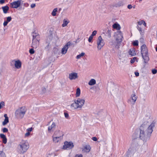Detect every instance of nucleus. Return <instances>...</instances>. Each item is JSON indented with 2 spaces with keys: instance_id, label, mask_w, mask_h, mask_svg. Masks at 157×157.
I'll list each match as a JSON object with an SVG mask.
<instances>
[{
  "instance_id": "56",
  "label": "nucleus",
  "mask_w": 157,
  "mask_h": 157,
  "mask_svg": "<svg viewBox=\"0 0 157 157\" xmlns=\"http://www.w3.org/2000/svg\"><path fill=\"white\" fill-rule=\"evenodd\" d=\"M5 2V0H0V4H2Z\"/></svg>"
},
{
  "instance_id": "3",
  "label": "nucleus",
  "mask_w": 157,
  "mask_h": 157,
  "mask_svg": "<svg viewBox=\"0 0 157 157\" xmlns=\"http://www.w3.org/2000/svg\"><path fill=\"white\" fill-rule=\"evenodd\" d=\"M145 123H143L140 126V128L139 138L143 140H147L149 139L150 136L148 135L147 133H146L144 131V128L145 127Z\"/></svg>"
},
{
  "instance_id": "52",
  "label": "nucleus",
  "mask_w": 157,
  "mask_h": 157,
  "mask_svg": "<svg viewBox=\"0 0 157 157\" xmlns=\"http://www.w3.org/2000/svg\"><path fill=\"white\" fill-rule=\"evenodd\" d=\"M30 134V133L29 132H27L25 134V137H27L29 136Z\"/></svg>"
},
{
  "instance_id": "4",
  "label": "nucleus",
  "mask_w": 157,
  "mask_h": 157,
  "mask_svg": "<svg viewBox=\"0 0 157 157\" xmlns=\"http://www.w3.org/2000/svg\"><path fill=\"white\" fill-rule=\"evenodd\" d=\"M141 54L143 59L144 60V62L147 63L149 60V58L148 55V50L145 45H143L141 46Z\"/></svg>"
},
{
  "instance_id": "8",
  "label": "nucleus",
  "mask_w": 157,
  "mask_h": 157,
  "mask_svg": "<svg viewBox=\"0 0 157 157\" xmlns=\"http://www.w3.org/2000/svg\"><path fill=\"white\" fill-rule=\"evenodd\" d=\"M155 122L153 121L149 125L147 129L146 132V133H147L148 135L150 136L153 131V128L155 127Z\"/></svg>"
},
{
  "instance_id": "24",
  "label": "nucleus",
  "mask_w": 157,
  "mask_h": 157,
  "mask_svg": "<svg viewBox=\"0 0 157 157\" xmlns=\"http://www.w3.org/2000/svg\"><path fill=\"white\" fill-rule=\"evenodd\" d=\"M96 83V80L94 79H91L89 82L88 84L90 86H92Z\"/></svg>"
},
{
  "instance_id": "14",
  "label": "nucleus",
  "mask_w": 157,
  "mask_h": 157,
  "mask_svg": "<svg viewBox=\"0 0 157 157\" xmlns=\"http://www.w3.org/2000/svg\"><path fill=\"white\" fill-rule=\"evenodd\" d=\"M68 78L71 80H75L78 78V73L76 72H72L69 74Z\"/></svg>"
},
{
  "instance_id": "48",
  "label": "nucleus",
  "mask_w": 157,
  "mask_h": 157,
  "mask_svg": "<svg viewBox=\"0 0 157 157\" xmlns=\"http://www.w3.org/2000/svg\"><path fill=\"white\" fill-rule=\"evenodd\" d=\"M152 72L153 74H155L157 72V70H156V69H153L152 70Z\"/></svg>"
},
{
  "instance_id": "30",
  "label": "nucleus",
  "mask_w": 157,
  "mask_h": 157,
  "mask_svg": "<svg viewBox=\"0 0 157 157\" xmlns=\"http://www.w3.org/2000/svg\"><path fill=\"white\" fill-rule=\"evenodd\" d=\"M9 122V118L6 117L5 118L4 121L2 122V124L3 125H5Z\"/></svg>"
},
{
  "instance_id": "36",
  "label": "nucleus",
  "mask_w": 157,
  "mask_h": 157,
  "mask_svg": "<svg viewBox=\"0 0 157 157\" xmlns=\"http://www.w3.org/2000/svg\"><path fill=\"white\" fill-rule=\"evenodd\" d=\"M5 105V102L4 101H2L0 102V109L2 108V107L4 106Z\"/></svg>"
},
{
  "instance_id": "5",
  "label": "nucleus",
  "mask_w": 157,
  "mask_h": 157,
  "mask_svg": "<svg viewBox=\"0 0 157 157\" xmlns=\"http://www.w3.org/2000/svg\"><path fill=\"white\" fill-rule=\"evenodd\" d=\"M123 36L121 32L120 31L118 32L117 34L116 37V41L117 43H116L115 48L117 49H118L120 48L121 43L122 40Z\"/></svg>"
},
{
  "instance_id": "64",
  "label": "nucleus",
  "mask_w": 157,
  "mask_h": 157,
  "mask_svg": "<svg viewBox=\"0 0 157 157\" xmlns=\"http://www.w3.org/2000/svg\"><path fill=\"white\" fill-rule=\"evenodd\" d=\"M142 0H139V2H141Z\"/></svg>"
},
{
  "instance_id": "23",
  "label": "nucleus",
  "mask_w": 157,
  "mask_h": 157,
  "mask_svg": "<svg viewBox=\"0 0 157 157\" xmlns=\"http://www.w3.org/2000/svg\"><path fill=\"white\" fill-rule=\"evenodd\" d=\"M9 7L7 6L2 7L3 12L4 13H7V11L9 10Z\"/></svg>"
},
{
  "instance_id": "22",
  "label": "nucleus",
  "mask_w": 157,
  "mask_h": 157,
  "mask_svg": "<svg viewBox=\"0 0 157 157\" xmlns=\"http://www.w3.org/2000/svg\"><path fill=\"white\" fill-rule=\"evenodd\" d=\"M131 98L132 101L133 103V104H134L137 99V97L135 94H132L131 96Z\"/></svg>"
},
{
  "instance_id": "1",
  "label": "nucleus",
  "mask_w": 157,
  "mask_h": 157,
  "mask_svg": "<svg viewBox=\"0 0 157 157\" xmlns=\"http://www.w3.org/2000/svg\"><path fill=\"white\" fill-rule=\"evenodd\" d=\"M29 147V144L27 140H22L18 144L17 151L21 154H23L26 152Z\"/></svg>"
},
{
  "instance_id": "11",
  "label": "nucleus",
  "mask_w": 157,
  "mask_h": 157,
  "mask_svg": "<svg viewBox=\"0 0 157 157\" xmlns=\"http://www.w3.org/2000/svg\"><path fill=\"white\" fill-rule=\"evenodd\" d=\"M21 1V0H18L11 3L10 4L11 7L13 8H17L20 6Z\"/></svg>"
},
{
  "instance_id": "10",
  "label": "nucleus",
  "mask_w": 157,
  "mask_h": 157,
  "mask_svg": "<svg viewBox=\"0 0 157 157\" xmlns=\"http://www.w3.org/2000/svg\"><path fill=\"white\" fill-rule=\"evenodd\" d=\"M72 45V44L70 41H69L64 46L61 50V53L63 54H65L67 52V49L71 45Z\"/></svg>"
},
{
  "instance_id": "37",
  "label": "nucleus",
  "mask_w": 157,
  "mask_h": 157,
  "mask_svg": "<svg viewBox=\"0 0 157 157\" xmlns=\"http://www.w3.org/2000/svg\"><path fill=\"white\" fill-rule=\"evenodd\" d=\"M133 44L134 46H137L138 45V42L137 40L134 41L133 43Z\"/></svg>"
},
{
  "instance_id": "49",
  "label": "nucleus",
  "mask_w": 157,
  "mask_h": 157,
  "mask_svg": "<svg viewBox=\"0 0 157 157\" xmlns=\"http://www.w3.org/2000/svg\"><path fill=\"white\" fill-rule=\"evenodd\" d=\"M36 6V4L34 3L32 4L30 6L32 8H34Z\"/></svg>"
},
{
  "instance_id": "15",
  "label": "nucleus",
  "mask_w": 157,
  "mask_h": 157,
  "mask_svg": "<svg viewBox=\"0 0 157 157\" xmlns=\"http://www.w3.org/2000/svg\"><path fill=\"white\" fill-rule=\"evenodd\" d=\"M39 40L36 39H33V42L32 43V47L34 48H37L39 45Z\"/></svg>"
},
{
  "instance_id": "43",
  "label": "nucleus",
  "mask_w": 157,
  "mask_h": 157,
  "mask_svg": "<svg viewBox=\"0 0 157 157\" xmlns=\"http://www.w3.org/2000/svg\"><path fill=\"white\" fill-rule=\"evenodd\" d=\"M0 136L1 137V138L3 139L6 137V136L3 134H0Z\"/></svg>"
},
{
  "instance_id": "31",
  "label": "nucleus",
  "mask_w": 157,
  "mask_h": 157,
  "mask_svg": "<svg viewBox=\"0 0 157 157\" xmlns=\"http://www.w3.org/2000/svg\"><path fill=\"white\" fill-rule=\"evenodd\" d=\"M85 53L82 52L80 54L77 55L76 56V58L77 59H80L83 56L85 55Z\"/></svg>"
},
{
  "instance_id": "47",
  "label": "nucleus",
  "mask_w": 157,
  "mask_h": 157,
  "mask_svg": "<svg viewBox=\"0 0 157 157\" xmlns=\"http://www.w3.org/2000/svg\"><path fill=\"white\" fill-rule=\"evenodd\" d=\"M2 142H3V143H4L5 144H6V143H7V139H6V137L3 139Z\"/></svg>"
},
{
  "instance_id": "44",
  "label": "nucleus",
  "mask_w": 157,
  "mask_h": 157,
  "mask_svg": "<svg viewBox=\"0 0 157 157\" xmlns=\"http://www.w3.org/2000/svg\"><path fill=\"white\" fill-rule=\"evenodd\" d=\"M11 17H7L6 21L8 22L11 21Z\"/></svg>"
},
{
  "instance_id": "53",
  "label": "nucleus",
  "mask_w": 157,
  "mask_h": 157,
  "mask_svg": "<svg viewBox=\"0 0 157 157\" xmlns=\"http://www.w3.org/2000/svg\"><path fill=\"white\" fill-rule=\"evenodd\" d=\"M92 140L94 141H96L97 140V139L96 137H92Z\"/></svg>"
},
{
  "instance_id": "42",
  "label": "nucleus",
  "mask_w": 157,
  "mask_h": 157,
  "mask_svg": "<svg viewBox=\"0 0 157 157\" xmlns=\"http://www.w3.org/2000/svg\"><path fill=\"white\" fill-rule=\"evenodd\" d=\"M136 59V57H134L132 59L131 61L130 62L131 63H132L134 62L135 61V60Z\"/></svg>"
},
{
  "instance_id": "29",
  "label": "nucleus",
  "mask_w": 157,
  "mask_h": 157,
  "mask_svg": "<svg viewBox=\"0 0 157 157\" xmlns=\"http://www.w3.org/2000/svg\"><path fill=\"white\" fill-rule=\"evenodd\" d=\"M68 23L69 22L67 21L65 19H64L63 21V23L62 25V27H64L66 26L67 25Z\"/></svg>"
},
{
  "instance_id": "6",
  "label": "nucleus",
  "mask_w": 157,
  "mask_h": 157,
  "mask_svg": "<svg viewBox=\"0 0 157 157\" xmlns=\"http://www.w3.org/2000/svg\"><path fill=\"white\" fill-rule=\"evenodd\" d=\"M26 110V108L25 107H22L16 111L15 114L19 118H22L24 117Z\"/></svg>"
},
{
  "instance_id": "51",
  "label": "nucleus",
  "mask_w": 157,
  "mask_h": 157,
  "mask_svg": "<svg viewBox=\"0 0 157 157\" xmlns=\"http://www.w3.org/2000/svg\"><path fill=\"white\" fill-rule=\"evenodd\" d=\"M133 6H132L131 5V4H129V5H128V6H127V8L128 9H132V8Z\"/></svg>"
},
{
  "instance_id": "62",
  "label": "nucleus",
  "mask_w": 157,
  "mask_h": 157,
  "mask_svg": "<svg viewBox=\"0 0 157 157\" xmlns=\"http://www.w3.org/2000/svg\"><path fill=\"white\" fill-rule=\"evenodd\" d=\"M49 46V44H48L47 46H46V48H47V47L48 48Z\"/></svg>"
},
{
  "instance_id": "39",
  "label": "nucleus",
  "mask_w": 157,
  "mask_h": 157,
  "mask_svg": "<svg viewBox=\"0 0 157 157\" xmlns=\"http://www.w3.org/2000/svg\"><path fill=\"white\" fill-rule=\"evenodd\" d=\"M2 131L3 133L7 132L8 131V129L6 128H4L2 129Z\"/></svg>"
},
{
  "instance_id": "16",
  "label": "nucleus",
  "mask_w": 157,
  "mask_h": 157,
  "mask_svg": "<svg viewBox=\"0 0 157 157\" xmlns=\"http://www.w3.org/2000/svg\"><path fill=\"white\" fill-rule=\"evenodd\" d=\"M124 0H120L114 4V6L116 7L122 6L124 4Z\"/></svg>"
},
{
  "instance_id": "60",
  "label": "nucleus",
  "mask_w": 157,
  "mask_h": 157,
  "mask_svg": "<svg viewBox=\"0 0 157 157\" xmlns=\"http://www.w3.org/2000/svg\"><path fill=\"white\" fill-rule=\"evenodd\" d=\"M61 10V8H59V11H60Z\"/></svg>"
},
{
  "instance_id": "40",
  "label": "nucleus",
  "mask_w": 157,
  "mask_h": 157,
  "mask_svg": "<svg viewBox=\"0 0 157 157\" xmlns=\"http://www.w3.org/2000/svg\"><path fill=\"white\" fill-rule=\"evenodd\" d=\"M34 50L33 48H31L29 50V52L31 54H33L34 53Z\"/></svg>"
},
{
  "instance_id": "45",
  "label": "nucleus",
  "mask_w": 157,
  "mask_h": 157,
  "mask_svg": "<svg viewBox=\"0 0 157 157\" xmlns=\"http://www.w3.org/2000/svg\"><path fill=\"white\" fill-rule=\"evenodd\" d=\"M93 37L91 36H90L88 39V41L89 42H91L92 41V40L93 39Z\"/></svg>"
},
{
  "instance_id": "50",
  "label": "nucleus",
  "mask_w": 157,
  "mask_h": 157,
  "mask_svg": "<svg viewBox=\"0 0 157 157\" xmlns=\"http://www.w3.org/2000/svg\"><path fill=\"white\" fill-rule=\"evenodd\" d=\"M75 157H83V156L81 154L79 155L77 154L75 155Z\"/></svg>"
},
{
  "instance_id": "38",
  "label": "nucleus",
  "mask_w": 157,
  "mask_h": 157,
  "mask_svg": "<svg viewBox=\"0 0 157 157\" xmlns=\"http://www.w3.org/2000/svg\"><path fill=\"white\" fill-rule=\"evenodd\" d=\"M97 33V31L94 30L92 32V33L90 36L93 37L94 36H95L96 34Z\"/></svg>"
},
{
  "instance_id": "27",
  "label": "nucleus",
  "mask_w": 157,
  "mask_h": 157,
  "mask_svg": "<svg viewBox=\"0 0 157 157\" xmlns=\"http://www.w3.org/2000/svg\"><path fill=\"white\" fill-rule=\"evenodd\" d=\"M129 54L132 56H134L136 55L135 51L134 49H131L129 52Z\"/></svg>"
},
{
  "instance_id": "59",
  "label": "nucleus",
  "mask_w": 157,
  "mask_h": 157,
  "mask_svg": "<svg viewBox=\"0 0 157 157\" xmlns=\"http://www.w3.org/2000/svg\"><path fill=\"white\" fill-rule=\"evenodd\" d=\"M4 117H5V118H6V117L7 118H8V117L7 116V114H4Z\"/></svg>"
},
{
  "instance_id": "55",
  "label": "nucleus",
  "mask_w": 157,
  "mask_h": 157,
  "mask_svg": "<svg viewBox=\"0 0 157 157\" xmlns=\"http://www.w3.org/2000/svg\"><path fill=\"white\" fill-rule=\"evenodd\" d=\"M8 23V22L7 21H5L3 23L4 26H6L7 25Z\"/></svg>"
},
{
  "instance_id": "54",
  "label": "nucleus",
  "mask_w": 157,
  "mask_h": 157,
  "mask_svg": "<svg viewBox=\"0 0 157 157\" xmlns=\"http://www.w3.org/2000/svg\"><path fill=\"white\" fill-rule=\"evenodd\" d=\"M27 131H28V132H31L33 130L32 128H28L27 129Z\"/></svg>"
},
{
  "instance_id": "7",
  "label": "nucleus",
  "mask_w": 157,
  "mask_h": 157,
  "mask_svg": "<svg viewBox=\"0 0 157 157\" xmlns=\"http://www.w3.org/2000/svg\"><path fill=\"white\" fill-rule=\"evenodd\" d=\"M98 50H100L105 45V42L101 36H99L97 40Z\"/></svg>"
},
{
  "instance_id": "25",
  "label": "nucleus",
  "mask_w": 157,
  "mask_h": 157,
  "mask_svg": "<svg viewBox=\"0 0 157 157\" xmlns=\"http://www.w3.org/2000/svg\"><path fill=\"white\" fill-rule=\"evenodd\" d=\"M113 27L115 29H116L117 30H119L121 29L120 25L118 24L114 23L113 25Z\"/></svg>"
},
{
  "instance_id": "19",
  "label": "nucleus",
  "mask_w": 157,
  "mask_h": 157,
  "mask_svg": "<svg viewBox=\"0 0 157 157\" xmlns=\"http://www.w3.org/2000/svg\"><path fill=\"white\" fill-rule=\"evenodd\" d=\"M14 64L15 67L17 69L20 68L21 67V63L19 60L15 61Z\"/></svg>"
},
{
  "instance_id": "34",
  "label": "nucleus",
  "mask_w": 157,
  "mask_h": 157,
  "mask_svg": "<svg viewBox=\"0 0 157 157\" xmlns=\"http://www.w3.org/2000/svg\"><path fill=\"white\" fill-rule=\"evenodd\" d=\"M0 157H6L5 153L3 151H0Z\"/></svg>"
},
{
  "instance_id": "28",
  "label": "nucleus",
  "mask_w": 157,
  "mask_h": 157,
  "mask_svg": "<svg viewBox=\"0 0 157 157\" xmlns=\"http://www.w3.org/2000/svg\"><path fill=\"white\" fill-rule=\"evenodd\" d=\"M80 90L79 88H77L76 90V93L75 94L76 97H79L80 94Z\"/></svg>"
},
{
  "instance_id": "20",
  "label": "nucleus",
  "mask_w": 157,
  "mask_h": 157,
  "mask_svg": "<svg viewBox=\"0 0 157 157\" xmlns=\"http://www.w3.org/2000/svg\"><path fill=\"white\" fill-rule=\"evenodd\" d=\"M90 146L89 145H86L84 149L83 150V151L88 153L90 151Z\"/></svg>"
},
{
  "instance_id": "57",
  "label": "nucleus",
  "mask_w": 157,
  "mask_h": 157,
  "mask_svg": "<svg viewBox=\"0 0 157 157\" xmlns=\"http://www.w3.org/2000/svg\"><path fill=\"white\" fill-rule=\"evenodd\" d=\"M135 74L136 76H139V74L137 72H135Z\"/></svg>"
},
{
  "instance_id": "46",
  "label": "nucleus",
  "mask_w": 157,
  "mask_h": 157,
  "mask_svg": "<svg viewBox=\"0 0 157 157\" xmlns=\"http://www.w3.org/2000/svg\"><path fill=\"white\" fill-rule=\"evenodd\" d=\"M64 114L65 117L66 118L68 119L69 117V114L67 113H64Z\"/></svg>"
},
{
  "instance_id": "26",
  "label": "nucleus",
  "mask_w": 157,
  "mask_h": 157,
  "mask_svg": "<svg viewBox=\"0 0 157 157\" xmlns=\"http://www.w3.org/2000/svg\"><path fill=\"white\" fill-rule=\"evenodd\" d=\"M58 11V9L57 8L54 9L51 13L53 17L56 16V12Z\"/></svg>"
},
{
  "instance_id": "2",
  "label": "nucleus",
  "mask_w": 157,
  "mask_h": 157,
  "mask_svg": "<svg viewBox=\"0 0 157 157\" xmlns=\"http://www.w3.org/2000/svg\"><path fill=\"white\" fill-rule=\"evenodd\" d=\"M85 100L83 98H78L74 101V102L70 105L71 107L73 109H81L84 104Z\"/></svg>"
},
{
  "instance_id": "35",
  "label": "nucleus",
  "mask_w": 157,
  "mask_h": 157,
  "mask_svg": "<svg viewBox=\"0 0 157 157\" xmlns=\"http://www.w3.org/2000/svg\"><path fill=\"white\" fill-rule=\"evenodd\" d=\"M137 28L138 30L139 31L140 34L141 35L142 33V28L141 27L139 26L138 25L137 26Z\"/></svg>"
},
{
  "instance_id": "12",
  "label": "nucleus",
  "mask_w": 157,
  "mask_h": 157,
  "mask_svg": "<svg viewBox=\"0 0 157 157\" xmlns=\"http://www.w3.org/2000/svg\"><path fill=\"white\" fill-rule=\"evenodd\" d=\"M97 6L98 10L101 12H105L106 9L105 5L101 3H98Z\"/></svg>"
},
{
  "instance_id": "13",
  "label": "nucleus",
  "mask_w": 157,
  "mask_h": 157,
  "mask_svg": "<svg viewBox=\"0 0 157 157\" xmlns=\"http://www.w3.org/2000/svg\"><path fill=\"white\" fill-rule=\"evenodd\" d=\"M64 134L60 130L56 131L52 137H57L63 138Z\"/></svg>"
},
{
  "instance_id": "58",
  "label": "nucleus",
  "mask_w": 157,
  "mask_h": 157,
  "mask_svg": "<svg viewBox=\"0 0 157 157\" xmlns=\"http://www.w3.org/2000/svg\"><path fill=\"white\" fill-rule=\"evenodd\" d=\"M143 25L145 27H146V24L144 21Z\"/></svg>"
},
{
  "instance_id": "17",
  "label": "nucleus",
  "mask_w": 157,
  "mask_h": 157,
  "mask_svg": "<svg viewBox=\"0 0 157 157\" xmlns=\"http://www.w3.org/2000/svg\"><path fill=\"white\" fill-rule=\"evenodd\" d=\"M53 140L55 143L60 142L63 139V138L57 137H52Z\"/></svg>"
},
{
  "instance_id": "18",
  "label": "nucleus",
  "mask_w": 157,
  "mask_h": 157,
  "mask_svg": "<svg viewBox=\"0 0 157 157\" xmlns=\"http://www.w3.org/2000/svg\"><path fill=\"white\" fill-rule=\"evenodd\" d=\"M56 126V124L55 123L53 122L52 124L50 126H49L48 128V131L49 132H51L54 129H55Z\"/></svg>"
},
{
  "instance_id": "41",
  "label": "nucleus",
  "mask_w": 157,
  "mask_h": 157,
  "mask_svg": "<svg viewBox=\"0 0 157 157\" xmlns=\"http://www.w3.org/2000/svg\"><path fill=\"white\" fill-rule=\"evenodd\" d=\"M144 21V20H142L141 21H138L137 23L138 24V25H140L142 24L143 25Z\"/></svg>"
},
{
  "instance_id": "9",
  "label": "nucleus",
  "mask_w": 157,
  "mask_h": 157,
  "mask_svg": "<svg viewBox=\"0 0 157 157\" xmlns=\"http://www.w3.org/2000/svg\"><path fill=\"white\" fill-rule=\"evenodd\" d=\"M74 145L72 142L65 141L64 142V145L63 146V149H71L73 147Z\"/></svg>"
},
{
  "instance_id": "32",
  "label": "nucleus",
  "mask_w": 157,
  "mask_h": 157,
  "mask_svg": "<svg viewBox=\"0 0 157 157\" xmlns=\"http://www.w3.org/2000/svg\"><path fill=\"white\" fill-rule=\"evenodd\" d=\"M106 35L107 36L108 38H110L111 37V31L109 30H108L107 32L106 33Z\"/></svg>"
},
{
  "instance_id": "21",
  "label": "nucleus",
  "mask_w": 157,
  "mask_h": 157,
  "mask_svg": "<svg viewBox=\"0 0 157 157\" xmlns=\"http://www.w3.org/2000/svg\"><path fill=\"white\" fill-rule=\"evenodd\" d=\"M33 39H36L37 40H39V36L37 33H36L35 31L33 32Z\"/></svg>"
},
{
  "instance_id": "63",
  "label": "nucleus",
  "mask_w": 157,
  "mask_h": 157,
  "mask_svg": "<svg viewBox=\"0 0 157 157\" xmlns=\"http://www.w3.org/2000/svg\"><path fill=\"white\" fill-rule=\"evenodd\" d=\"M133 8H135V6H134L133 7Z\"/></svg>"
},
{
  "instance_id": "61",
  "label": "nucleus",
  "mask_w": 157,
  "mask_h": 157,
  "mask_svg": "<svg viewBox=\"0 0 157 157\" xmlns=\"http://www.w3.org/2000/svg\"><path fill=\"white\" fill-rule=\"evenodd\" d=\"M155 50L157 52V46L155 48Z\"/></svg>"
},
{
  "instance_id": "33",
  "label": "nucleus",
  "mask_w": 157,
  "mask_h": 157,
  "mask_svg": "<svg viewBox=\"0 0 157 157\" xmlns=\"http://www.w3.org/2000/svg\"><path fill=\"white\" fill-rule=\"evenodd\" d=\"M116 43H117V42H115L113 40H112L111 41L109 42V43L110 45L112 46L113 47H115V44Z\"/></svg>"
}]
</instances>
